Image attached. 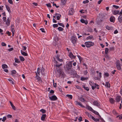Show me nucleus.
Instances as JSON below:
<instances>
[{"label": "nucleus", "mask_w": 122, "mask_h": 122, "mask_svg": "<svg viewBox=\"0 0 122 122\" xmlns=\"http://www.w3.org/2000/svg\"><path fill=\"white\" fill-rule=\"evenodd\" d=\"M70 40L74 45L75 46L76 44L77 39L76 36H72Z\"/></svg>", "instance_id": "f257e3e1"}, {"label": "nucleus", "mask_w": 122, "mask_h": 122, "mask_svg": "<svg viewBox=\"0 0 122 122\" xmlns=\"http://www.w3.org/2000/svg\"><path fill=\"white\" fill-rule=\"evenodd\" d=\"M73 61H70L66 64V67L67 70H70L72 67V62Z\"/></svg>", "instance_id": "f03ea898"}, {"label": "nucleus", "mask_w": 122, "mask_h": 122, "mask_svg": "<svg viewBox=\"0 0 122 122\" xmlns=\"http://www.w3.org/2000/svg\"><path fill=\"white\" fill-rule=\"evenodd\" d=\"M85 45L87 47H89L92 46L94 45V43L91 41H88L86 42L85 43Z\"/></svg>", "instance_id": "7ed1b4c3"}, {"label": "nucleus", "mask_w": 122, "mask_h": 122, "mask_svg": "<svg viewBox=\"0 0 122 122\" xmlns=\"http://www.w3.org/2000/svg\"><path fill=\"white\" fill-rule=\"evenodd\" d=\"M57 71L59 73V74L57 75V77H59L61 75L62 77L64 76L65 74L64 72L61 69L57 70Z\"/></svg>", "instance_id": "20e7f679"}, {"label": "nucleus", "mask_w": 122, "mask_h": 122, "mask_svg": "<svg viewBox=\"0 0 122 122\" xmlns=\"http://www.w3.org/2000/svg\"><path fill=\"white\" fill-rule=\"evenodd\" d=\"M75 103L76 105L82 107H85L84 106L82 105L81 102H79L77 101H75Z\"/></svg>", "instance_id": "39448f33"}, {"label": "nucleus", "mask_w": 122, "mask_h": 122, "mask_svg": "<svg viewBox=\"0 0 122 122\" xmlns=\"http://www.w3.org/2000/svg\"><path fill=\"white\" fill-rule=\"evenodd\" d=\"M50 99L52 101H55L57 99V98L55 95H53L51 97H49Z\"/></svg>", "instance_id": "423d86ee"}, {"label": "nucleus", "mask_w": 122, "mask_h": 122, "mask_svg": "<svg viewBox=\"0 0 122 122\" xmlns=\"http://www.w3.org/2000/svg\"><path fill=\"white\" fill-rule=\"evenodd\" d=\"M5 23L6 25L7 26H9L10 25V19L8 18L5 21Z\"/></svg>", "instance_id": "0eeeda50"}, {"label": "nucleus", "mask_w": 122, "mask_h": 122, "mask_svg": "<svg viewBox=\"0 0 122 122\" xmlns=\"http://www.w3.org/2000/svg\"><path fill=\"white\" fill-rule=\"evenodd\" d=\"M74 12V9L72 8H71L69 10L68 14L71 15H73Z\"/></svg>", "instance_id": "6e6552de"}, {"label": "nucleus", "mask_w": 122, "mask_h": 122, "mask_svg": "<svg viewBox=\"0 0 122 122\" xmlns=\"http://www.w3.org/2000/svg\"><path fill=\"white\" fill-rule=\"evenodd\" d=\"M115 18L114 16H112L111 17L110 19V21L112 23H114L115 22Z\"/></svg>", "instance_id": "1a4fd4ad"}, {"label": "nucleus", "mask_w": 122, "mask_h": 122, "mask_svg": "<svg viewBox=\"0 0 122 122\" xmlns=\"http://www.w3.org/2000/svg\"><path fill=\"white\" fill-rule=\"evenodd\" d=\"M96 72L98 74H97V76L100 79L102 77V74L101 73V72H99L98 73L99 71H96Z\"/></svg>", "instance_id": "9d476101"}, {"label": "nucleus", "mask_w": 122, "mask_h": 122, "mask_svg": "<svg viewBox=\"0 0 122 122\" xmlns=\"http://www.w3.org/2000/svg\"><path fill=\"white\" fill-rule=\"evenodd\" d=\"M121 97L120 96H117L115 98V100L116 102H118L120 101Z\"/></svg>", "instance_id": "9b49d317"}, {"label": "nucleus", "mask_w": 122, "mask_h": 122, "mask_svg": "<svg viewBox=\"0 0 122 122\" xmlns=\"http://www.w3.org/2000/svg\"><path fill=\"white\" fill-rule=\"evenodd\" d=\"M79 100L81 102H84L86 101V100L83 97V96H82L81 97L79 98Z\"/></svg>", "instance_id": "f8f14e48"}, {"label": "nucleus", "mask_w": 122, "mask_h": 122, "mask_svg": "<svg viewBox=\"0 0 122 122\" xmlns=\"http://www.w3.org/2000/svg\"><path fill=\"white\" fill-rule=\"evenodd\" d=\"M69 71L68 72V73L71 75H72L75 72V71L73 69H71L70 70H69Z\"/></svg>", "instance_id": "ddd939ff"}, {"label": "nucleus", "mask_w": 122, "mask_h": 122, "mask_svg": "<svg viewBox=\"0 0 122 122\" xmlns=\"http://www.w3.org/2000/svg\"><path fill=\"white\" fill-rule=\"evenodd\" d=\"M55 15L56 16L57 19L58 20H59L60 19V18L61 16V15L59 14L56 13L55 14Z\"/></svg>", "instance_id": "4468645a"}, {"label": "nucleus", "mask_w": 122, "mask_h": 122, "mask_svg": "<svg viewBox=\"0 0 122 122\" xmlns=\"http://www.w3.org/2000/svg\"><path fill=\"white\" fill-rule=\"evenodd\" d=\"M81 22L82 23H85L86 25H87L88 23V21L86 20L85 21L84 19H82L81 20Z\"/></svg>", "instance_id": "2eb2a0df"}, {"label": "nucleus", "mask_w": 122, "mask_h": 122, "mask_svg": "<svg viewBox=\"0 0 122 122\" xmlns=\"http://www.w3.org/2000/svg\"><path fill=\"white\" fill-rule=\"evenodd\" d=\"M35 78H36L38 81L40 82H41L42 81L41 78L39 76H37V73H36V76H35Z\"/></svg>", "instance_id": "dca6fc26"}, {"label": "nucleus", "mask_w": 122, "mask_h": 122, "mask_svg": "<svg viewBox=\"0 0 122 122\" xmlns=\"http://www.w3.org/2000/svg\"><path fill=\"white\" fill-rule=\"evenodd\" d=\"M55 61V63L56 64L55 66L56 67H59L60 66H61L62 65L61 63L60 64H58V62L56 61Z\"/></svg>", "instance_id": "f3484780"}, {"label": "nucleus", "mask_w": 122, "mask_h": 122, "mask_svg": "<svg viewBox=\"0 0 122 122\" xmlns=\"http://www.w3.org/2000/svg\"><path fill=\"white\" fill-rule=\"evenodd\" d=\"M56 58L59 61L61 62L63 61V60L62 59H60L59 58V56L58 55H56Z\"/></svg>", "instance_id": "a211bd4d"}, {"label": "nucleus", "mask_w": 122, "mask_h": 122, "mask_svg": "<svg viewBox=\"0 0 122 122\" xmlns=\"http://www.w3.org/2000/svg\"><path fill=\"white\" fill-rule=\"evenodd\" d=\"M46 117V114H44L42 115V116L41 118V119L42 121H44Z\"/></svg>", "instance_id": "6ab92c4d"}, {"label": "nucleus", "mask_w": 122, "mask_h": 122, "mask_svg": "<svg viewBox=\"0 0 122 122\" xmlns=\"http://www.w3.org/2000/svg\"><path fill=\"white\" fill-rule=\"evenodd\" d=\"M69 56L71 59H74L76 56L73 55V54H69Z\"/></svg>", "instance_id": "aec40b11"}, {"label": "nucleus", "mask_w": 122, "mask_h": 122, "mask_svg": "<svg viewBox=\"0 0 122 122\" xmlns=\"http://www.w3.org/2000/svg\"><path fill=\"white\" fill-rule=\"evenodd\" d=\"M6 8V9H7V10L9 12V13H10L11 12V10H10V7L7 5H5Z\"/></svg>", "instance_id": "412c9836"}, {"label": "nucleus", "mask_w": 122, "mask_h": 122, "mask_svg": "<svg viewBox=\"0 0 122 122\" xmlns=\"http://www.w3.org/2000/svg\"><path fill=\"white\" fill-rule=\"evenodd\" d=\"M92 119L96 122H98L100 120V119H99L95 118L93 117H92Z\"/></svg>", "instance_id": "4be33fe9"}, {"label": "nucleus", "mask_w": 122, "mask_h": 122, "mask_svg": "<svg viewBox=\"0 0 122 122\" xmlns=\"http://www.w3.org/2000/svg\"><path fill=\"white\" fill-rule=\"evenodd\" d=\"M93 104L95 105L96 106H100L99 104L98 103L97 101H94L93 102Z\"/></svg>", "instance_id": "5701e85b"}, {"label": "nucleus", "mask_w": 122, "mask_h": 122, "mask_svg": "<svg viewBox=\"0 0 122 122\" xmlns=\"http://www.w3.org/2000/svg\"><path fill=\"white\" fill-rule=\"evenodd\" d=\"M66 96L68 97L69 99H72V96L71 95L67 94L66 95Z\"/></svg>", "instance_id": "b1692460"}, {"label": "nucleus", "mask_w": 122, "mask_h": 122, "mask_svg": "<svg viewBox=\"0 0 122 122\" xmlns=\"http://www.w3.org/2000/svg\"><path fill=\"white\" fill-rule=\"evenodd\" d=\"M122 15H120L118 18V20L120 23H121L122 22Z\"/></svg>", "instance_id": "393cba45"}, {"label": "nucleus", "mask_w": 122, "mask_h": 122, "mask_svg": "<svg viewBox=\"0 0 122 122\" xmlns=\"http://www.w3.org/2000/svg\"><path fill=\"white\" fill-rule=\"evenodd\" d=\"M67 0H61V2L63 5H64L66 3Z\"/></svg>", "instance_id": "a878e982"}, {"label": "nucleus", "mask_w": 122, "mask_h": 122, "mask_svg": "<svg viewBox=\"0 0 122 122\" xmlns=\"http://www.w3.org/2000/svg\"><path fill=\"white\" fill-rule=\"evenodd\" d=\"M86 108L92 111H92L93 110V109L91 107L89 106H87L86 107Z\"/></svg>", "instance_id": "bb28decb"}, {"label": "nucleus", "mask_w": 122, "mask_h": 122, "mask_svg": "<svg viewBox=\"0 0 122 122\" xmlns=\"http://www.w3.org/2000/svg\"><path fill=\"white\" fill-rule=\"evenodd\" d=\"M14 27L15 26L13 24H12L11 26V31H15V30L14 29Z\"/></svg>", "instance_id": "cd10ccee"}, {"label": "nucleus", "mask_w": 122, "mask_h": 122, "mask_svg": "<svg viewBox=\"0 0 122 122\" xmlns=\"http://www.w3.org/2000/svg\"><path fill=\"white\" fill-rule=\"evenodd\" d=\"M88 79V78L87 77H85L83 76H82L81 77V80L82 81H84L85 80H87Z\"/></svg>", "instance_id": "c85d7f7f"}, {"label": "nucleus", "mask_w": 122, "mask_h": 122, "mask_svg": "<svg viewBox=\"0 0 122 122\" xmlns=\"http://www.w3.org/2000/svg\"><path fill=\"white\" fill-rule=\"evenodd\" d=\"M113 13L114 15H116L118 14L119 13V10H115L112 12Z\"/></svg>", "instance_id": "c756f323"}, {"label": "nucleus", "mask_w": 122, "mask_h": 122, "mask_svg": "<svg viewBox=\"0 0 122 122\" xmlns=\"http://www.w3.org/2000/svg\"><path fill=\"white\" fill-rule=\"evenodd\" d=\"M83 88L86 91H88L89 90V88L88 87H86L85 85L83 86Z\"/></svg>", "instance_id": "7c9ffc66"}, {"label": "nucleus", "mask_w": 122, "mask_h": 122, "mask_svg": "<svg viewBox=\"0 0 122 122\" xmlns=\"http://www.w3.org/2000/svg\"><path fill=\"white\" fill-rule=\"evenodd\" d=\"M2 68L4 69H6L8 67V66L6 64H4L2 65Z\"/></svg>", "instance_id": "2f4dec72"}, {"label": "nucleus", "mask_w": 122, "mask_h": 122, "mask_svg": "<svg viewBox=\"0 0 122 122\" xmlns=\"http://www.w3.org/2000/svg\"><path fill=\"white\" fill-rule=\"evenodd\" d=\"M15 62L18 63H20V61L17 58H15Z\"/></svg>", "instance_id": "473e14b6"}, {"label": "nucleus", "mask_w": 122, "mask_h": 122, "mask_svg": "<svg viewBox=\"0 0 122 122\" xmlns=\"http://www.w3.org/2000/svg\"><path fill=\"white\" fill-rule=\"evenodd\" d=\"M86 114L88 116V117L89 118H91L92 117H93L89 113L87 112H86Z\"/></svg>", "instance_id": "72a5a7b5"}, {"label": "nucleus", "mask_w": 122, "mask_h": 122, "mask_svg": "<svg viewBox=\"0 0 122 122\" xmlns=\"http://www.w3.org/2000/svg\"><path fill=\"white\" fill-rule=\"evenodd\" d=\"M19 58L20 59V60L21 61H24L25 59L23 56H19Z\"/></svg>", "instance_id": "f704fd0d"}, {"label": "nucleus", "mask_w": 122, "mask_h": 122, "mask_svg": "<svg viewBox=\"0 0 122 122\" xmlns=\"http://www.w3.org/2000/svg\"><path fill=\"white\" fill-rule=\"evenodd\" d=\"M95 83L93 81H90L89 82V84L91 86H94L95 85Z\"/></svg>", "instance_id": "c9c22d12"}, {"label": "nucleus", "mask_w": 122, "mask_h": 122, "mask_svg": "<svg viewBox=\"0 0 122 122\" xmlns=\"http://www.w3.org/2000/svg\"><path fill=\"white\" fill-rule=\"evenodd\" d=\"M16 71L15 70H12L11 71V74L13 76H14V74L16 73Z\"/></svg>", "instance_id": "e433bc0d"}, {"label": "nucleus", "mask_w": 122, "mask_h": 122, "mask_svg": "<svg viewBox=\"0 0 122 122\" xmlns=\"http://www.w3.org/2000/svg\"><path fill=\"white\" fill-rule=\"evenodd\" d=\"M105 86L107 87H110V85L109 83L108 82H107L106 83Z\"/></svg>", "instance_id": "4c0bfd02"}, {"label": "nucleus", "mask_w": 122, "mask_h": 122, "mask_svg": "<svg viewBox=\"0 0 122 122\" xmlns=\"http://www.w3.org/2000/svg\"><path fill=\"white\" fill-rule=\"evenodd\" d=\"M109 100L111 103L113 104L114 103V100L112 98L110 99Z\"/></svg>", "instance_id": "58836bf2"}, {"label": "nucleus", "mask_w": 122, "mask_h": 122, "mask_svg": "<svg viewBox=\"0 0 122 122\" xmlns=\"http://www.w3.org/2000/svg\"><path fill=\"white\" fill-rule=\"evenodd\" d=\"M58 30L60 31H62L64 29L63 28L61 27H59L58 28Z\"/></svg>", "instance_id": "ea45409f"}, {"label": "nucleus", "mask_w": 122, "mask_h": 122, "mask_svg": "<svg viewBox=\"0 0 122 122\" xmlns=\"http://www.w3.org/2000/svg\"><path fill=\"white\" fill-rule=\"evenodd\" d=\"M92 112L97 115H99V113L97 112L94 110L92 111Z\"/></svg>", "instance_id": "a19ab883"}, {"label": "nucleus", "mask_w": 122, "mask_h": 122, "mask_svg": "<svg viewBox=\"0 0 122 122\" xmlns=\"http://www.w3.org/2000/svg\"><path fill=\"white\" fill-rule=\"evenodd\" d=\"M77 56L80 60V61L81 62V61H82L83 60V58L80 56Z\"/></svg>", "instance_id": "79ce46f5"}, {"label": "nucleus", "mask_w": 122, "mask_h": 122, "mask_svg": "<svg viewBox=\"0 0 122 122\" xmlns=\"http://www.w3.org/2000/svg\"><path fill=\"white\" fill-rule=\"evenodd\" d=\"M121 65H117L116 66V67L117 68V69L118 70H120L121 69Z\"/></svg>", "instance_id": "37998d69"}, {"label": "nucleus", "mask_w": 122, "mask_h": 122, "mask_svg": "<svg viewBox=\"0 0 122 122\" xmlns=\"http://www.w3.org/2000/svg\"><path fill=\"white\" fill-rule=\"evenodd\" d=\"M58 24L59 25L62 26L63 27H65L64 25V24H63L62 23H58Z\"/></svg>", "instance_id": "c03bdc74"}, {"label": "nucleus", "mask_w": 122, "mask_h": 122, "mask_svg": "<svg viewBox=\"0 0 122 122\" xmlns=\"http://www.w3.org/2000/svg\"><path fill=\"white\" fill-rule=\"evenodd\" d=\"M40 69L39 68H38L37 69V73H36V74L37 73V74H38L39 75H40Z\"/></svg>", "instance_id": "a18cd8bd"}, {"label": "nucleus", "mask_w": 122, "mask_h": 122, "mask_svg": "<svg viewBox=\"0 0 122 122\" xmlns=\"http://www.w3.org/2000/svg\"><path fill=\"white\" fill-rule=\"evenodd\" d=\"M120 65V61L119 60L117 61L116 62V66Z\"/></svg>", "instance_id": "49530a36"}, {"label": "nucleus", "mask_w": 122, "mask_h": 122, "mask_svg": "<svg viewBox=\"0 0 122 122\" xmlns=\"http://www.w3.org/2000/svg\"><path fill=\"white\" fill-rule=\"evenodd\" d=\"M40 111L42 113H45L46 112V110L43 109H41L40 110Z\"/></svg>", "instance_id": "de8ad7c7"}, {"label": "nucleus", "mask_w": 122, "mask_h": 122, "mask_svg": "<svg viewBox=\"0 0 122 122\" xmlns=\"http://www.w3.org/2000/svg\"><path fill=\"white\" fill-rule=\"evenodd\" d=\"M95 85H94L95 87L96 88L97 87V89H99V88L98 87L99 85L98 84H97L96 83H95Z\"/></svg>", "instance_id": "09e8293b"}, {"label": "nucleus", "mask_w": 122, "mask_h": 122, "mask_svg": "<svg viewBox=\"0 0 122 122\" xmlns=\"http://www.w3.org/2000/svg\"><path fill=\"white\" fill-rule=\"evenodd\" d=\"M106 29H107L108 30H110L111 29V27L109 26L108 25H107L106 26Z\"/></svg>", "instance_id": "8fccbe9b"}, {"label": "nucleus", "mask_w": 122, "mask_h": 122, "mask_svg": "<svg viewBox=\"0 0 122 122\" xmlns=\"http://www.w3.org/2000/svg\"><path fill=\"white\" fill-rule=\"evenodd\" d=\"M104 75L105 76L107 77L109 75V74L107 72H105Z\"/></svg>", "instance_id": "3c124183"}, {"label": "nucleus", "mask_w": 122, "mask_h": 122, "mask_svg": "<svg viewBox=\"0 0 122 122\" xmlns=\"http://www.w3.org/2000/svg\"><path fill=\"white\" fill-rule=\"evenodd\" d=\"M6 119V117H3V118L2 119V121L3 122H5Z\"/></svg>", "instance_id": "603ef678"}, {"label": "nucleus", "mask_w": 122, "mask_h": 122, "mask_svg": "<svg viewBox=\"0 0 122 122\" xmlns=\"http://www.w3.org/2000/svg\"><path fill=\"white\" fill-rule=\"evenodd\" d=\"M89 2V1L88 0H86L83 1V3L84 4H86L88 3Z\"/></svg>", "instance_id": "864d4df0"}, {"label": "nucleus", "mask_w": 122, "mask_h": 122, "mask_svg": "<svg viewBox=\"0 0 122 122\" xmlns=\"http://www.w3.org/2000/svg\"><path fill=\"white\" fill-rule=\"evenodd\" d=\"M53 26L54 28H56L58 27V25L57 24H54L53 25Z\"/></svg>", "instance_id": "5fc2aeb1"}, {"label": "nucleus", "mask_w": 122, "mask_h": 122, "mask_svg": "<svg viewBox=\"0 0 122 122\" xmlns=\"http://www.w3.org/2000/svg\"><path fill=\"white\" fill-rule=\"evenodd\" d=\"M1 45L2 46H6V43L4 42H2L1 43Z\"/></svg>", "instance_id": "6e6d98bb"}, {"label": "nucleus", "mask_w": 122, "mask_h": 122, "mask_svg": "<svg viewBox=\"0 0 122 122\" xmlns=\"http://www.w3.org/2000/svg\"><path fill=\"white\" fill-rule=\"evenodd\" d=\"M113 7L115 8L116 9H117L119 7V6L114 5H113Z\"/></svg>", "instance_id": "4d7b16f0"}, {"label": "nucleus", "mask_w": 122, "mask_h": 122, "mask_svg": "<svg viewBox=\"0 0 122 122\" xmlns=\"http://www.w3.org/2000/svg\"><path fill=\"white\" fill-rule=\"evenodd\" d=\"M8 2L10 4H13V2L12 0H8Z\"/></svg>", "instance_id": "13d9d810"}, {"label": "nucleus", "mask_w": 122, "mask_h": 122, "mask_svg": "<svg viewBox=\"0 0 122 122\" xmlns=\"http://www.w3.org/2000/svg\"><path fill=\"white\" fill-rule=\"evenodd\" d=\"M108 51L109 50L107 48H106L105 50V53H108Z\"/></svg>", "instance_id": "bf43d9fd"}, {"label": "nucleus", "mask_w": 122, "mask_h": 122, "mask_svg": "<svg viewBox=\"0 0 122 122\" xmlns=\"http://www.w3.org/2000/svg\"><path fill=\"white\" fill-rule=\"evenodd\" d=\"M2 19L3 21L4 22L6 20V18L5 17H3Z\"/></svg>", "instance_id": "052dcab7"}, {"label": "nucleus", "mask_w": 122, "mask_h": 122, "mask_svg": "<svg viewBox=\"0 0 122 122\" xmlns=\"http://www.w3.org/2000/svg\"><path fill=\"white\" fill-rule=\"evenodd\" d=\"M7 34L9 36H10L11 35V33L9 31H8L6 32Z\"/></svg>", "instance_id": "680f3d73"}, {"label": "nucleus", "mask_w": 122, "mask_h": 122, "mask_svg": "<svg viewBox=\"0 0 122 122\" xmlns=\"http://www.w3.org/2000/svg\"><path fill=\"white\" fill-rule=\"evenodd\" d=\"M40 30H41V31L43 32H45V31L44 30V29L43 28H41L40 29Z\"/></svg>", "instance_id": "e2e57ef3"}, {"label": "nucleus", "mask_w": 122, "mask_h": 122, "mask_svg": "<svg viewBox=\"0 0 122 122\" xmlns=\"http://www.w3.org/2000/svg\"><path fill=\"white\" fill-rule=\"evenodd\" d=\"M113 49H114V48L113 47H111L109 49V50L110 51H112L113 50Z\"/></svg>", "instance_id": "0e129e2a"}, {"label": "nucleus", "mask_w": 122, "mask_h": 122, "mask_svg": "<svg viewBox=\"0 0 122 122\" xmlns=\"http://www.w3.org/2000/svg\"><path fill=\"white\" fill-rule=\"evenodd\" d=\"M93 38V36H89L87 37V39H92Z\"/></svg>", "instance_id": "69168bd1"}, {"label": "nucleus", "mask_w": 122, "mask_h": 122, "mask_svg": "<svg viewBox=\"0 0 122 122\" xmlns=\"http://www.w3.org/2000/svg\"><path fill=\"white\" fill-rule=\"evenodd\" d=\"M94 79L95 80H99L100 79L98 78L97 76V77H95L94 78Z\"/></svg>", "instance_id": "338daca9"}, {"label": "nucleus", "mask_w": 122, "mask_h": 122, "mask_svg": "<svg viewBox=\"0 0 122 122\" xmlns=\"http://www.w3.org/2000/svg\"><path fill=\"white\" fill-rule=\"evenodd\" d=\"M117 117H119V119H122V114L119 115L118 116H117Z\"/></svg>", "instance_id": "774afa93"}]
</instances>
